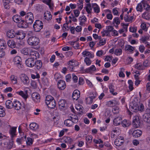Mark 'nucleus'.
<instances>
[{
	"label": "nucleus",
	"mask_w": 150,
	"mask_h": 150,
	"mask_svg": "<svg viewBox=\"0 0 150 150\" xmlns=\"http://www.w3.org/2000/svg\"><path fill=\"white\" fill-rule=\"evenodd\" d=\"M137 11L141 12L142 9V2L138 4L136 7Z\"/></svg>",
	"instance_id": "52"
},
{
	"label": "nucleus",
	"mask_w": 150,
	"mask_h": 150,
	"mask_svg": "<svg viewBox=\"0 0 150 150\" xmlns=\"http://www.w3.org/2000/svg\"><path fill=\"white\" fill-rule=\"evenodd\" d=\"M135 68L138 69L143 70L144 69V68L141 63H138L136 64L135 65Z\"/></svg>",
	"instance_id": "38"
},
{
	"label": "nucleus",
	"mask_w": 150,
	"mask_h": 150,
	"mask_svg": "<svg viewBox=\"0 0 150 150\" xmlns=\"http://www.w3.org/2000/svg\"><path fill=\"white\" fill-rule=\"evenodd\" d=\"M63 139L64 141L67 143H71L73 141L71 138L69 137H63Z\"/></svg>",
	"instance_id": "46"
},
{
	"label": "nucleus",
	"mask_w": 150,
	"mask_h": 150,
	"mask_svg": "<svg viewBox=\"0 0 150 150\" xmlns=\"http://www.w3.org/2000/svg\"><path fill=\"white\" fill-rule=\"evenodd\" d=\"M34 66L38 69H40L42 65V63L40 60H35Z\"/></svg>",
	"instance_id": "26"
},
{
	"label": "nucleus",
	"mask_w": 150,
	"mask_h": 150,
	"mask_svg": "<svg viewBox=\"0 0 150 150\" xmlns=\"http://www.w3.org/2000/svg\"><path fill=\"white\" fill-rule=\"evenodd\" d=\"M86 18L85 16H83L82 17H80L79 18V21H81L84 23L86 22Z\"/></svg>",
	"instance_id": "64"
},
{
	"label": "nucleus",
	"mask_w": 150,
	"mask_h": 150,
	"mask_svg": "<svg viewBox=\"0 0 150 150\" xmlns=\"http://www.w3.org/2000/svg\"><path fill=\"white\" fill-rule=\"evenodd\" d=\"M96 95L95 93H91L90 94L89 97L87 98L86 100V103H92L93 102V99L96 97Z\"/></svg>",
	"instance_id": "12"
},
{
	"label": "nucleus",
	"mask_w": 150,
	"mask_h": 150,
	"mask_svg": "<svg viewBox=\"0 0 150 150\" xmlns=\"http://www.w3.org/2000/svg\"><path fill=\"white\" fill-rule=\"evenodd\" d=\"M106 43V40L104 38H103L101 40H100L99 45L100 46H103Z\"/></svg>",
	"instance_id": "60"
},
{
	"label": "nucleus",
	"mask_w": 150,
	"mask_h": 150,
	"mask_svg": "<svg viewBox=\"0 0 150 150\" xmlns=\"http://www.w3.org/2000/svg\"><path fill=\"white\" fill-rule=\"evenodd\" d=\"M130 125V122L129 120H124L122 122V125L123 127H128Z\"/></svg>",
	"instance_id": "33"
},
{
	"label": "nucleus",
	"mask_w": 150,
	"mask_h": 150,
	"mask_svg": "<svg viewBox=\"0 0 150 150\" xmlns=\"http://www.w3.org/2000/svg\"><path fill=\"white\" fill-rule=\"evenodd\" d=\"M122 51L121 49H117L115 50L114 54L117 55H120L122 54Z\"/></svg>",
	"instance_id": "55"
},
{
	"label": "nucleus",
	"mask_w": 150,
	"mask_h": 150,
	"mask_svg": "<svg viewBox=\"0 0 150 150\" xmlns=\"http://www.w3.org/2000/svg\"><path fill=\"white\" fill-rule=\"evenodd\" d=\"M21 82L25 86H27L30 82V79L25 74H22L20 76Z\"/></svg>",
	"instance_id": "5"
},
{
	"label": "nucleus",
	"mask_w": 150,
	"mask_h": 150,
	"mask_svg": "<svg viewBox=\"0 0 150 150\" xmlns=\"http://www.w3.org/2000/svg\"><path fill=\"white\" fill-rule=\"evenodd\" d=\"M96 55L99 57L104 55L105 54L104 53V51L102 50L98 51L96 53Z\"/></svg>",
	"instance_id": "61"
},
{
	"label": "nucleus",
	"mask_w": 150,
	"mask_h": 150,
	"mask_svg": "<svg viewBox=\"0 0 150 150\" xmlns=\"http://www.w3.org/2000/svg\"><path fill=\"white\" fill-rule=\"evenodd\" d=\"M143 118L144 121L150 124V110L147 108L146 110L145 113L143 115Z\"/></svg>",
	"instance_id": "6"
},
{
	"label": "nucleus",
	"mask_w": 150,
	"mask_h": 150,
	"mask_svg": "<svg viewBox=\"0 0 150 150\" xmlns=\"http://www.w3.org/2000/svg\"><path fill=\"white\" fill-rule=\"evenodd\" d=\"M47 107L51 109H53L56 106V104H46Z\"/></svg>",
	"instance_id": "63"
},
{
	"label": "nucleus",
	"mask_w": 150,
	"mask_h": 150,
	"mask_svg": "<svg viewBox=\"0 0 150 150\" xmlns=\"http://www.w3.org/2000/svg\"><path fill=\"white\" fill-rule=\"evenodd\" d=\"M93 139V137L91 135H88L86 136V143H88V144H91L92 142Z\"/></svg>",
	"instance_id": "42"
},
{
	"label": "nucleus",
	"mask_w": 150,
	"mask_h": 150,
	"mask_svg": "<svg viewBox=\"0 0 150 150\" xmlns=\"http://www.w3.org/2000/svg\"><path fill=\"white\" fill-rule=\"evenodd\" d=\"M33 27L35 31H40L43 28V23L40 20H36L34 22Z\"/></svg>",
	"instance_id": "3"
},
{
	"label": "nucleus",
	"mask_w": 150,
	"mask_h": 150,
	"mask_svg": "<svg viewBox=\"0 0 150 150\" xmlns=\"http://www.w3.org/2000/svg\"><path fill=\"white\" fill-rule=\"evenodd\" d=\"M39 128L38 125L35 122L32 123L30 125V128L33 131H35Z\"/></svg>",
	"instance_id": "16"
},
{
	"label": "nucleus",
	"mask_w": 150,
	"mask_h": 150,
	"mask_svg": "<svg viewBox=\"0 0 150 150\" xmlns=\"http://www.w3.org/2000/svg\"><path fill=\"white\" fill-rule=\"evenodd\" d=\"M122 118L120 117L115 118L113 120V124L115 126L119 125L121 122Z\"/></svg>",
	"instance_id": "25"
},
{
	"label": "nucleus",
	"mask_w": 150,
	"mask_h": 150,
	"mask_svg": "<svg viewBox=\"0 0 150 150\" xmlns=\"http://www.w3.org/2000/svg\"><path fill=\"white\" fill-rule=\"evenodd\" d=\"M85 9L86 11L88 14H90L91 13V11L92 10V8L90 3L86 4Z\"/></svg>",
	"instance_id": "37"
},
{
	"label": "nucleus",
	"mask_w": 150,
	"mask_h": 150,
	"mask_svg": "<svg viewBox=\"0 0 150 150\" xmlns=\"http://www.w3.org/2000/svg\"><path fill=\"white\" fill-rule=\"evenodd\" d=\"M44 17L47 20H51L52 18V16L50 12L47 11L44 13Z\"/></svg>",
	"instance_id": "23"
},
{
	"label": "nucleus",
	"mask_w": 150,
	"mask_h": 150,
	"mask_svg": "<svg viewBox=\"0 0 150 150\" xmlns=\"http://www.w3.org/2000/svg\"><path fill=\"white\" fill-rule=\"evenodd\" d=\"M17 93L21 96L25 100H26L28 97V94L27 91H25V92L22 91H21L18 92H17Z\"/></svg>",
	"instance_id": "22"
},
{
	"label": "nucleus",
	"mask_w": 150,
	"mask_h": 150,
	"mask_svg": "<svg viewBox=\"0 0 150 150\" xmlns=\"http://www.w3.org/2000/svg\"><path fill=\"white\" fill-rule=\"evenodd\" d=\"M35 60L34 59V57L28 58L25 61V63L26 65L30 67H32L34 66Z\"/></svg>",
	"instance_id": "7"
},
{
	"label": "nucleus",
	"mask_w": 150,
	"mask_h": 150,
	"mask_svg": "<svg viewBox=\"0 0 150 150\" xmlns=\"http://www.w3.org/2000/svg\"><path fill=\"white\" fill-rule=\"evenodd\" d=\"M140 121L139 117L136 116L134 117L132 124L134 127L137 128L140 126Z\"/></svg>",
	"instance_id": "9"
},
{
	"label": "nucleus",
	"mask_w": 150,
	"mask_h": 150,
	"mask_svg": "<svg viewBox=\"0 0 150 150\" xmlns=\"http://www.w3.org/2000/svg\"><path fill=\"white\" fill-rule=\"evenodd\" d=\"M30 49L29 47L24 48L21 50V52L22 53L25 55H29Z\"/></svg>",
	"instance_id": "28"
},
{
	"label": "nucleus",
	"mask_w": 150,
	"mask_h": 150,
	"mask_svg": "<svg viewBox=\"0 0 150 150\" xmlns=\"http://www.w3.org/2000/svg\"><path fill=\"white\" fill-rule=\"evenodd\" d=\"M128 83L129 84V88L131 91H132L133 89V82L131 80H130L128 81Z\"/></svg>",
	"instance_id": "62"
},
{
	"label": "nucleus",
	"mask_w": 150,
	"mask_h": 150,
	"mask_svg": "<svg viewBox=\"0 0 150 150\" xmlns=\"http://www.w3.org/2000/svg\"><path fill=\"white\" fill-rule=\"evenodd\" d=\"M142 17L143 18L146 20H149L150 18V16L148 13H143L142 15Z\"/></svg>",
	"instance_id": "58"
},
{
	"label": "nucleus",
	"mask_w": 150,
	"mask_h": 150,
	"mask_svg": "<svg viewBox=\"0 0 150 150\" xmlns=\"http://www.w3.org/2000/svg\"><path fill=\"white\" fill-rule=\"evenodd\" d=\"M33 33L31 31L28 32L27 36L28 38L27 42L30 45L35 46L38 45L39 42V38L35 36H32Z\"/></svg>",
	"instance_id": "2"
},
{
	"label": "nucleus",
	"mask_w": 150,
	"mask_h": 150,
	"mask_svg": "<svg viewBox=\"0 0 150 150\" xmlns=\"http://www.w3.org/2000/svg\"><path fill=\"white\" fill-rule=\"evenodd\" d=\"M29 55L31 57H34V59H37V57L39 56V54L37 52L32 50L31 49Z\"/></svg>",
	"instance_id": "14"
},
{
	"label": "nucleus",
	"mask_w": 150,
	"mask_h": 150,
	"mask_svg": "<svg viewBox=\"0 0 150 150\" xmlns=\"http://www.w3.org/2000/svg\"><path fill=\"white\" fill-rule=\"evenodd\" d=\"M6 44L5 41L1 40L0 41V48L1 49H4L6 47Z\"/></svg>",
	"instance_id": "53"
},
{
	"label": "nucleus",
	"mask_w": 150,
	"mask_h": 150,
	"mask_svg": "<svg viewBox=\"0 0 150 150\" xmlns=\"http://www.w3.org/2000/svg\"><path fill=\"white\" fill-rule=\"evenodd\" d=\"M46 103H47V102H49V103H50V102L52 103H56L55 100L54 99V98L51 96H46L45 98Z\"/></svg>",
	"instance_id": "24"
},
{
	"label": "nucleus",
	"mask_w": 150,
	"mask_h": 150,
	"mask_svg": "<svg viewBox=\"0 0 150 150\" xmlns=\"http://www.w3.org/2000/svg\"><path fill=\"white\" fill-rule=\"evenodd\" d=\"M16 33L13 30H9L6 33L7 37L9 38H13L15 36Z\"/></svg>",
	"instance_id": "19"
},
{
	"label": "nucleus",
	"mask_w": 150,
	"mask_h": 150,
	"mask_svg": "<svg viewBox=\"0 0 150 150\" xmlns=\"http://www.w3.org/2000/svg\"><path fill=\"white\" fill-rule=\"evenodd\" d=\"M16 38L18 39H23L25 37V34L22 32H18L16 33Z\"/></svg>",
	"instance_id": "18"
},
{
	"label": "nucleus",
	"mask_w": 150,
	"mask_h": 150,
	"mask_svg": "<svg viewBox=\"0 0 150 150\" xmlns=\"http://www.w3.org/2000/svg\"><path fill=\"white\" fill-rule=\"evenodd\" d=\"M71 120L72 123H76L78 121V117L76 115H74L73 117H71Z\"/></svg>",
	"instance_id": "51"
},
{
	"label": "nucleus",
	"mask_w": 150,
	"mask_h": 150,
	"mask_svg": "<svg viewBox=\"0 0 150 150\" xmlns=\"http://www.w3.org/2000/svg\"><path fill=\"white\" fill-rule=\"evenodd\" d=\"M80 92L78 90H75L72 94V97L74 100H77L80 97Z\"/></svg>",
	"instance_id": "15"
},
{
	"label": "nucleus",
	"mask_w": 150,
	"mask_h": 150,
	"mask_svg": "<svg viewBox=\"0 0 150 150\" xmlns=\"http://www.w3.org/2000/svg\"><path fill=\"white\" fill-rule=\"evenodd\" d=\"M142 134V131L139 130L137 129L133 131L132 133V135L134 137H140Z\"/></svg>",
	"instance_id": "17"
},
{
	"label": "nucleus",
	"mask_w": 150,
	"mask_h": 150,
	"mask_svg": "<svg viewBox=\"0 0 150 150\" xmlns=\"http://www.w3.org/2000/svg\"><path fill=\"white\" fill-rule=\"evenodd\" d=\"M33 139L30 137L27 138L26 140V144L28 146L31 145L33 144Z\"/></svg>",
	"instance_id": "47"
},
{
	"label": "nucleus",
	"mask_w": 150,
	"mask_h": 150,
	"mask_svg": "<svg viewBox=\"0 0 150 150\" xmlns=\"http://www.w3.org/2000/svg\"><path fill=\"white\" fill-rule=\"evenodd\" d=\"M142 5L143 6V7L144 9H145L147 11L149 10L150 8V6L145 1H142Z\"/></svg>",
	"instance_id": "39"
},
{
	"label": "nucleus",
	"mask_w": 150,
	"mask_h": 150,
	"mask_svg": "<svg viewBox=\"0 0 150 150\" xmlns=\"http://www.w3.org/2000/svg\"><path fill=\"white\" fill-rule=\"evenodd\" d=\"M134 49V47H133L129 45H126L125 48V51H128L130 53H132Z\"/></svg>",
	"instance_id": "30"
},
{
	"label": "nucleus",
	"mask_w": 150,
	"mask_h": 150,
	"mask_svg": "<svg viewBox=\"0 0 150 150\" xmlns=\"http://www.w3.org/2000/svg\"><path fill=\"white\" fill-rule=\"evenodd\" d=\"M69 43L75 49H78L79 47V44L78 42H70Z\"/></svg>",
	"instance_id": "43"
},
{
	"label": "nucleus",
	"mask_w": 150,
	"mask_h": 150,
	"mask_svg": "<svg viewBox=\"0 0 150 150\" xmlns=\"http://www.w3.org/2000/svg\"><path fill=\"white\" fill-rule=\"evenodd\" d=\"M82 54L84 57L85 56L88 57L89 58H92L93 57V55L90 52L88 51H84L82 52Z\"/></svg>",
	"instance_id": "34"
},
{
	"label": "nucleus",
	"mask_w": 150,
	"mask_h": 150,
	"mask_svg": "<svg viewBox=\"0 0 150 150\" xmlns=\"http://www.w3.org/2000/svg\"><path fill=\"white\" fill-rule=\"evenodd\" d=\"M10 79L13 84L17 83V77L14 75H12L10 78Z\"/></svg>",
	"instance_id": "50"
},
{
	"label": "nucleus",
	"mask_w": 150,
	"mask_h": 150,
	"mask_svg": "<svg viewBox=\"0 0 150 150\" xmlns=\"http://www.w3.org/2000/svg\"><path fill=\"white\" fill-rule=\"evenodd\" d=\"M13 21L17 23H20L22 21V18L20 16L15 15L12 18Z\"/></svg>",
	"instance_id": "21"
},
{
	"label": "nucleus",
	"mask_w": 150,
	"mask_h": 150,
	"mask_svg": "<svg viewBox=\"0 0 150 150\" xmlns=\"http://www.w3.org/2000/svg\"><path fill=\"white\" fill-rule=\"evenodd\" d=\"M7 44L8 46L10 48H17L16 46V43L13 40H9L7 41Z\"/></svg>",
	"instance_id": "11"
},
{
	"label": "nucleus",
	"mask_w": 150,
	"mask_h": 150,
	"mask_svg": "<svg viewBox=\"0 0 150 150\" xmlns=\"http://www.w3.org/2000/svg\"><path fill=\"white\" fill-rule=\"evenodd\" d=\"M76 109L80 112V114L83 113V106L80 104H76L75 106Z\"/></svg>",
	"instance_id": "29"
},
{
	"label": "nucleus",
	"mask_w": 150,
	"mask_h": 150,
	"mask_svg": "<svg viewBox=\"0 0 150 150\" xmlns=\"http://www.w3.org/2000/svg\"><path fill=\"white\" fill-rule=\"evenodd\" d=\"M84 62L87 66L90 65L91 63V60L87 57L85 58L84 59Z\"/></svg>",
	"instance_id": "57"
},
{
	"label": "nucleus",
	"mask_w": 150,
	"mask_h": 150,
	"mask_svg": "<svg viewBox=\"0 0 150 150\" xmlns=\"http://www.w3.org/2000/svg\"><path fill=\"white\" fill-rule=\"evenodd\" d=\"M64 123L65 125L68 127L71 126L73 124L71 119L66 120L64 121Z\"/></svg>",
	"instance_id": "45"
},
{
	"label": "nucleus",
	"mask_w": 150,
	"mask_h": 150,
	"mask_svg": "<svg viewBox=\"0 0 150 150\" xmlns=\"http://www.w3.org/2000/svg\"><path fill=\"white\" fill-rule=\"evenodd\" d=\"M6 115L5 109L2 106L0 105V117H4Z\"/></svg>",
	"instance_id": "40"
},
{
	"label": "nucleus",
	"mask_w": 150,
	"mask_h": 150,
	"mask_svg": "<svg viewBox=\"0 0 150 150\" xmlns=\"http://www.w3.org/2000/svg\"><path fill=\"white\" fill-rule=\"evenodd\" d=\"M124 142V137H119L115 139L114 143L116 146H119L123 144Z\"/></svg>",
	"instance_id": "8"
},
{
	"label": "nucleus",
	"mask_w": 150,
	"mask_h": 150,
	"mask_svg": "<svg viewBox=\"0 0 150 150\" xmlns=\"http://www.w3.org/2000/svg\"><path fill=\"white\" fill-rule=\"evenodd\" d=\"M126 106L128 110H131L134 112L138 111H142L144 108L143 104H127Z\"/></svg>",
	"instance_id": "1"
},
{
	"label": "nucleus",
	"mask_w": 150,
	"mask_h": 150,
	"mask_svg": "<svg viewBox=\"0 0 150 150\" xmlns=\"http://www.w3.org/2000/svg\"><path fill=\"white\" fill-rule=\"evenodd\" d=\"M96 69V67L94 65H92L90 67L86 69V71L89 73L92 71H95Z\"/></svg>",
	"instance_id": "41"
},
{
	"label": "nucleus",
	"mask_w": 150,
	"mask_h": 150,
	"mask_svg": "<svg viewBox=\"0 0 150 150\" xmlns=\"http://www.w3.org/2000/svg\"><path fill=\"white\" fill-rule=\"evenodd\" d=\"M35 8L38 11H42L44 9V5L37 4L35 6Z\"/></svg>",
	"instance_id": "20"
},
{
	"label": "nucleus",
	"mask_w": 150,
	"mask_h": 150,
	"mask_svg": "<svg viewBox=\"0 0 150 150\" xmlns=\"http://www.w3.org/2000/svg\"><path fill=\"white\" fill-rule=\"evenodd\" d=\"M133 18V16L129 17V15H126L124 18V20L126 22H132Z\"/></svg>",
	"instance_id": "36"
},
{
	"label": "nucleus",
	"mask_w": 150,
	"mask_h": 150,
	"mask_svg": "<svg viewBox=\"0 0 150 150\" xmlns=\"http://www.w3.org/2000/svg\"><path fill=\"white\" fill-rule=\"evenodd\" d=\"M68 64L70 66V68L71 69V70L73 71L74 67L76 66L77 65V63L75 61L71 60L69 62Z\"/></svg>",
	"instance_id": "27"
},
{
	"label": "nucleus",
	"mask_w": 150,
	"mask_h": 150,
	"mask_svg": "<svg viewBox=\"0 0 150 150\" xmlns=\"http://www.w3.org/2000/svg\"><path fill=\"white\" fill-rule=\"evenodd\" d=\"M16 129V127H12L9 130V133L11 135L12 137L15 135Z\"/></svg>",
	"instance_id": "44"
},
{
	"label": "nucleus",
	"mask_w": 150,
	"mask_h": 150,
	"mask_svg": "<svg viewBox=\"0 0 150 150\" xmlns=\"http://www.w3.org/2000/svg\"><path fill=\"white\" fill-rule=\"evenodd\" d=\"M113 24L116 23L117 25L119 24L120 23V21L119 18L116 17L114 18L113 20Z\"/></svg>",
	"instance_id": "54"
},
{
	"label": "nucleus",
	"mask_w": 150,
	"mask_h": 150,
	"mask_svg": "<svg viewBox=\"0 0 150 150\" xmlns=\"http://www.w3.org/2000/svg\"><path fill=\"white\" fill-rule=\"evenodd\" d=\"M108 87L110 89V91L111 93L113 95H116L117 94V93H114L115 91L114 86L112 83L109 84Z\"/></svg>",
	"instance_id": "31"
},
{
	"label": "nucleus",
	"mask_w": 150,
	"mask_h": 150,
	"mask_svg": "<svg viewBox=\"0 0 150 150\" xmlns=\"http://www.w3.org/2000/svg\"><path fill=\"white\" fill-rule=\"evenodd\" d=\"M51 0H43L42 2L48 5L49 8H51L52 6V4L51 3Z\"/></svg>",
	"instance_id": "49"
},
{
	"label": "nucleus",
	"mask_w": 150,
	"mask_h": 150,
	"mask_svg": "<svg viewBox=\"0 0 150 150\" xmlns=\"http://www.w3.org/2000/svg\"><path fill=\"white\" fill-rule=\"evenodd\" d=\"M58 87L59 89L63 90L66 87L65 82L63 80H60L58 83Z\"/></svg>",
	"instance_id": "13"
},
{
	"label": "nucleus",
	"mask_w": 150,
	"mask_h": 150,
	"mask_svg": "<svg viewBox=\"0 0 150 150\" xmlns=\"http://www.w3.org/2000/svg\"><path fill=\"white\" fill-rule=\"evenodd\" d=\"M25 20L27 24L29 25L31 24L34 20L33 13L31 12L27 13L25 17Z\"/></svg>",
	"instance_id": "4"
},
{
	"label": "nucleus",
	"mask_w": 150,
	"mask_h": 150,
	"mask_svg": "<svg viewBox=\"0 0 150 150\" xmlns=\"http://www.w3.org/2000/svg\"><path fill=\"white\" fill-rule=\"evenodd\" d=\"M32 99L35 102L39 103L40 102V96L39 94L36 93H33L31 95Z\"/></svg>",
	"instance_id": "10"
},
{
	"label": "nucleus",
	"mask_w": 150,
	"mask_h": 150,
	"mask_svg": "<svg viewBox=\"0 0 150 150\" xmlns=\"http://www.w3.org/2000/svg\"><path fill=\"white\" fill-rule=\"evenodd\" d=\"M21 58L19 56H17L14 58L13 61L14 64L16 65L21 62Z\"/></svg>",
	"instance_id": "35"
},
{
	"label": "nucleus",
	"mask_w": 150,
	"mask_h": 150,
	"mask_svg": "<svg viewBox=\"0 0 150 150\" xmlns=\"http://www.w3.org/2000/svg\"><path fill=\"white\" fill-rule=\"evenodd\" d=\"M110 33L107 30H103V31L101 32V33L103 37H104L105 36H108L109 34Z\"/></svg>",
	"instance_id": "56"
},
{
	"label": "nucleus",
	"mask_w": 150,
	"mask_h": 150,
	"mask_svg": "<svg viewBox=\"0 0 150 150\" xmlns=\"http://www.w3.org/2000/svg\"><path fill=\"white\" fill-rule=\"evenodd\" d=\"M11 0H3L4 3V5L6 9L8 8L9 7V4L11 2Z\"/></svg>",
	"instance_id": "48"
},
{
	"label": "nucleus",
	"mask_w": 150,
	"mask_h": 150,
	"mask_svg": "<svg viewBox=\"0 0 150 150\" xmlns=\"http://www.w3.org/2000/svg\"><path fill=\"white\" fill-rule=\"evenodd\" d=\"M92 6L93 8L94 11L96 13L100 12V8L98 6L96 3L93 4Z\"/></svg>",
	"instance_id": "32"
},
{
	"label": "nucleus",
	"mask_w": 150,
	"mask_h": 150,
	"mask_svg": "<svg viewBox=\"0 0 150 150\" xmlns=\"http://www.w3.org/2000/svg\"><path fill=\"white\" fill-rule=\"evenodd\" d=\"M21 104H14V108L16 110H19L21 108Z\"/></svg>",
	"instance_id": "59"
}]
</instances>
